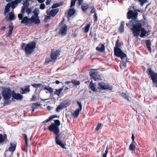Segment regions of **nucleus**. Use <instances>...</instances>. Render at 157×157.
Here are the masks:
<instances>
[{
  "mask_svg": "<svg viewBox=\"0 0 157 157\" xmlns=\"http://www.w3.org/2000/svg\"><path fill=\"white\" fill-rule=\"evenodd\" d=\"M138 13L136 11L132 10H129L127 13V18L128 19H132L131 21L126 25L129 28L132 27L131 30L134 36H138L140 33V36L144 38L148 36L147 32L145 28L142 27L141 21L136 20L138 16Z\"/></svg>",
  "mask_w": 157,
  "mask_h": 157,
  "instance_id": "nucleus-1",
  "label": "nucleus"
},
{
  "mask_svg": "<svg viewBox=\"0 0 157 157\" xmlns=\"http://www.w3.org/2000/svg\"><path fill=\"white\" fill-rule=\"evenodd\" d=\"M54 123H52L51 125L48 126V129L50 131L53 132L54 134L56 135L55 139L56 144L60 146L62 148H66V144L63 143L59 139L60 134H59L60 131L59 126L60 124V121L58 120H56L54 121Z\"/></svg>",
  "mask_w": 157,
  "mask_h": 157,
  "instance_id": "nucleus-2",
  "label": "nucleus"
},
{
  "mask_svg": "<svg viewBox=\"0 0 157 157\" xmlns=\"http://www.w3.org/2000/svg\"><path fill=\"white\" fill-rule=\"evenodd\" d=\"M36 44L35 41H33L27 44L23 43L21 44V49L25 52L26 55L32 54L35 50Z\"/></svg>",
  "mask_w": 157,
  "mask_h": 157,
  "instance_id": "nucleus-3",
  "label": "nucleus"
},
{
  "mask_svg": "<svg viewBox=\"0 0 157 157\" xmlns=\"http://www.w3.org/2000/svg\"><path fill=\"white\" fill-rule=\"evenodd\" d=\"M121 46V44L118 39L115 43V47L114 48V55L118 57H120L121 59L127 58L126 55L119 48Z\"/></svg>",
  "mask_w": 157,
  "mask_h": 157,
  "instance_id": "nucleus-4",
  "label": "nucleus"
},
{
  "mask_svg": "<svg viewBox=\"0 0 157 157\" xmlns=\"http://www.w3.org/2000/svg\"><path fill=\"white\" fill-rule=\"evenodd\" d=\"M146 72L152 80L153 86L157 87V73L154 72L151 68H148Z\"/></svg>",
  "mask_w": 157,
  "mask_h": 157,
  "instance_id": "nucleus-5",
  "label": "nucleus"
},
{
  "mask_svg": "<svg viewBox=\"0 0 157 157\" xmlns=\"http://www.w3.org/2000/svg\"><path fill=\"white\" fill-rule=\"evenodd\" d=\"M19 4L16 0L11 1L10 2L8 3L5 6L4 10V14L9 12L10 8L11 7L13 9H15Z\"/></svg>",
  "mask_w": 157,
  "mask_h": 157,
  "instance_id": "nucleus-6",
  "label": "nucleus"
},
{
  "mask_svg": "<svg viewBox=\"0 0 157 157\" xmlns=\"http://www.w3.org/2000/svg\"><path fill=\"white\" fill-rule=\"evenodd\" d=\"M2 94L5 100H9L10 99L12 96L11 90L9 87L5 88L2 90Z\"/></svg>",
  "mask_w": 157,
  "mask_h": 157,
  "instance_id": "nucleus-7",
  "label": "nucleus"
},
{
  "mask_svg": "<svg viewBox=\"0 0 157 157\" xmlns=\"http://www.w3.org/2000/svg\"><path fill=\"white\" fill-rule=\"evenodd\" d=\"M98 89L99 90H113L112 86H110L109 84L103 82H101L98 83Z\"/></svg>",
  "mask_w": 157,
  "mask_h": 157,
  "instance_id": "nucleus-8",
  "label": "nucleus"
},
{
  "mask_svg": "<svg viewBox=\"0 0 157 157\" xmlns=\"http://www.w3.org/2000/svg\"><path fill=\"white\" fill-rule=\"evenodd\" d=\"M39 10L38 9L35 8L33 12L34 15H33L31 17L32 19L35 21V24L39 25L40 22V20L38 16Z\"/></svg>",
  "mask_w": 157,
  "mask_h": 157,
  "instance_id": "nucleus-9",
  "label": "nucleus"
},
{
  "mask_svg": "<svg viewBox=\"0 0 157 157\" xmlns=\"http://www.w3.org/2000/svg\"><path fill=\"white\" fill-rule=\"evenodd\" d=\"M29 4L27 2H24L23 3V5L21 8V13L18 14V17L19 20H22L24 18L23 15L25 12V10L26 8L28 7Z\"/></svg>",
  "mask_w": 157,
  "mask_h": 157,
  "instance_id": "nucleus-10",
  "label": "nucleus"
},
{
  "mask_svg": "<svg viewBox=\"0 0 157 157\" xmlns=\"http://www.w3.org/2000/svg\"><path fill=\"white\" fill-rule=\"evenodd\" d=\"M21 23V24H24L26 25H28L33 23H35V21L32 19V17L30 18H29L27 16H25L24 17Z\"/></svg>",
  "mask_w": 157,
  "mask_h": 157,
  "instance_id": "nucleus-11",
  "label": "nucleus"
},
{
  "mask_svg": "<svg viewBox=\"0 0 157 157\" xmlns=\"http://www.w3.org/2000/svg\"><path fill=\"white\" fill-rule=\"evenodd\" d=\"M67 29L68 26L66 25L63 24L59 29V33L62 36H65L67 33Z\"/></svg>",
  "mask_w": 157,
  "mask_h": 157,
  "instance_id": "nucleus-12",
  "label": "nucleus"
},
{
  "mask_svg": "<svg viewBox=\"0 0 157 157\" xmlns=\"http://www.w3.org/2000/svg\"><path fill=\"white\" fill-rule=\"evenodd\" d=\"M90 75L91 78L95 81L100 80V78L99 75V73L97 71H91L89 73Z\"/></svg>",
  "mask_w": 157,
  "mask_h": 157,
  "instance_id": "nucleus-13",
  "label": "nucleus"
},
{
  "mask_svg": "<svg viewBox=\"0 0 157 157\" xmlns=\"http://www.w3.org/2000/svg\"><path fill=\"white\" fill-rule=\"evenodd\" d=\"M12 97L13 98L20 101H22L23 99V96L22 95L19 93H16L14 91L12 92Z\"/></svg>",
  "mask_w": 157,
  "mask_h": 157,
  "instance_id": "nucleus-14",
  "label": "nucleus"
},
{
  "mask_svg": "<svg viewBox=\"0 0 157 157\" xmlns=\"http://www.w3.org/2000/svg\"><path fill=\"white\" fill-rule=\"evenodd\" d=\"M59 11V9L58 8H56L52 10L49 12H48V11H47V13L51 17H54L56 15Z\"/></svg>",
  "mask_w": 157,
  "mask_h": 157,
  "instance_id": "nucleus-15",
  "label": "nucleus"
},
{
  "mask_svg": "<svg viewBox=\"0 0 157 157\" xmlns=\"http://www.w3.org/2000/svg\"><path fill=\"white\" fill-rule=\"evenodd\" d=\"M16 145L17 144L15 142H10V147L8 149L9 151L13 152L16 149Z\"/></svg>",
  "mask_w": 157,
  "mask_h": 157,
  "instance_id": "nucleus-16",
  "label": "nucleus"
},
{
  "mask_svg": "<svg viewBox=\"0 0 157 157\" xmlns=\"http://www.w3.org/2000/svg\"><path fill=\"white\" fill-rule=\"evenodd\" d=\"M59 52L57 51L51 52L50 57L53 61H54L57 59L58 57V55L59 54Z\"/></svg>",
  "mask_w": 157,
  "mask_h": 157,
  "instance_id": "nucleus-17",
  "label": "nucleus"
},
{
  "mask_svg": "<svg viewBox=\"0 0 157 157\" xmlns=\"http://www.w3.org/2000/svg\"><path fill=\"white\" fill-rule=\"evenodd\" d=\"M89 88L93 92L97 91V89L96 88V86L94 83L92 81L90 82L89 86Z\"/></svg>",
  "mask_w": 157,
  "mask_h": 157,
  "instance_id": "nucleus-18",
  "label": "nucleus"
},
{
  "mask_svg": "<svg viewBox=\"0 0 157 157\" xmlns=\"http://www.w3.org/2000/svg\"><path fill=\"white\" fill-rule=\"evenodd\" d=\"M40 87L41 90H48L50 93H52L53 92V89L50 86L48 87L47 86H44L42 84V85L40 86Z\"/></svg>",
  "mask_w": 157,
  "mask_h": 157,
  "instance_id": "nucleus-19",
  "label": "nucleus"
},
{
  "mask_svg": "<svg viewBox=\"0 0 157 157\" xmlns=\"http://www.w3.org/2000/svg\"><path fill=\"white\" fill-rule=\"evenodd\" d=\"M136 144L135 141H132L129 146V150L131 151H135L136 148Z\"/></svg>",
  "mask_w": 157,
  "mask_h": 157,
  "instance_id": "nucleus-20",
  "label": "nucleus"
},
{
  "mask_svg": "<svg viewBox=\"0 0 157 157\" xmlns=\"http://www.w3.org/2000/svg\"><path fill=\"white\" fill-rule=\"evenodd\" d=\"M40 105V104L38 102L32 103L31 106L32 112H33L36 109L38 108Z\"/></svg>",
  "mask_w": 157,
  "mask_h": 157,
  "instance_id": "nucleus-21",
  "label": "nucleus"
},
{
  "mask_svg": "<svg viewBox=\"0 0 157 157\" xmlns=\"http://www.w3.org/2000/svg\"><path fill=\"white\" fill-rule=\"evenodd\" d=\"M124 21H123L121 22L120 26L118 29V31L120 33H123L124 31Z\"/></svg>",
  "mask_w": 157,
  "mask_h": 157,
  "instance_id": "nucleus-22",
  "label": "nucleus"
},
{
  "mask_svg": "<svg viewBox=\"0 0 157 157\" xmlns=\"http://www.w3.org/2000/svg\"><path fill=\"white\" fill-rule=\"evenodd\" d=\"M96 50L100 52H103L105 49L104 44H102L101 45V47H97L96 48Z\"/></svg>",
  "mask_w": 157,
  "mask_h": 157,
  "instance_id": "nucleus-23",
  "label": "nucleus"
},
{
  "mask_svg": "<svg viewBox=\"0 0 157 157\" xmlns=\"http://www.w3.org/2000/svg\"><path fill=\"white\" fill-rule=\"evenodd\" d=\"M13 152L10 151L8 149L6 150L5 152L4 157H12Z\"/></svg>",
  "mask_w": 157,
  "mask_h": 157,
  "instance_id": "nucleus-24",
  "label": "nucleus"
},
{
  "mask_svg": "<svg viewBox=\"0 0 157 157\" xmlns=\"http://www.w3.org/2000/svg\"><path fill=\"white\" fill-rule=\"evenodd\" d=\"M64 87V86H63L61 88H60L58 89H56V91L54 92V94L55 95H57L58 96H59L61 92L63 90Z\"/></svg>",
  "mask_w": 157,
  "mask_h": 157,
  "instance_id": "nucleus-25",
  "label": "nucleus"
},
{
  "mask_svg": "<svg viewBox=\"0 0 157 157\" xmlns=\"http://www.w3.org/2000/svg\"><path fill=\"white\" fill-rule=\"evenodd\" d=\"M23 136L25 140V147L26 148L29 146V140L26 134H24Z\"/></svg>",
  "mask_w": 157,
  "mask_h": 157,
  "instance_id": "nucleus-26",
  "label": "nucleus"
},
{
  "mask_svg": "<svg viewBox=\"0 0 157 157\" xmlns=\"http://www.w3.org/2000/svg\"><path fill=\"white\" fill-rule=\"evenodd\" d=\"M29 85L25 89L22 88L21 89V90L23 91L22 92H21V93L22 94H25L28 92H29L30 91Z\"/></svg>",
  "mask_w": 157,
  "mask_h": 157,
  "instance_id": "nucleus-27",
  "label": "nucleus"
},
{
  "mask_svg": "<svg viewBox=\"0 0 157 157\" xmlns=\"http://www.w3.org/2000/svg\"><path fill=\"white\" fill-rule=\"evenodd\" d=\"M75 12V10L74 9H70L69 10L68 13V17H71Z\"/></svg>",
  "mask_w": 157,
  "mask_h": 157,
  "instance_id": "nucleus-28",
  "label": "nucleus"
},
{
  "mask_svg": "<svg viewBox=\"0 0 157 157\" xmlns=\"http://www.w3.org/2000/svg\"><path fill=\"white\" fill-rule=\"evenodd\" d=\"M7 139V135L5 134L3 136L2 134H0V143H2L6 141Z\"/></svg>",
  "mask_w": 157,
  "mask_h": 157,
  "instance_id": "nucleus-29",
  "label": "nucleus"
},
{
  "mask_svg": "<svg viewBox=\"0 0 157 157\" xmlns=\"http://www.w3.org/2000/svg\"><path fill=\"white\" fill-rule=\"evenodd\" d=\"M146 46L147 48H148V50L150 52H151V43L149 40H147L146 41Z\"/></svg>",
  "mask_w": 157,
  "mask_h": 157,
  "instance_id": "nucleus-30",
  "label": "nucleus"
},
{
  "mask_svg": "<svg viewBox=\"0 0 157 157\" xmlns=\"http://www.w3.org/2000/svg\"><path fill=\"white\" fill-rule=\"evenodd\" d=\"M9 30L7 33V36H10L12 34L13 28V26L12 25H9Z\"/></svg>",
  "mask_w": 157,
  "mask_h": 157,
  "instance_id": "nucleus-31",
  "label": "nucleus"
},
{
  "mask_svg": "<svg viewBox=\"0 0 157 157\" xmlns=\"http://www.w3.org/2000/svg\"><path fill=\"white\" fill-rule=\"evenodd\" d=\"M91 25V24L89 23L84 28V32L86 33H88L89 31L90 26Z\"/></svg>",
  "mask_w": 157,
  "mask_h": 157,
  "instance_id": "nucleus-32",
  "label": "nucleus"
},
{
  "mask_svg": "<svg viewBox=\"0 0 157 157\" xmlns=\"http://www.w3.org/2000/svg\"><path fill=\"white\" fill-rule=\"evenodd\" d=\"M63 104H62V103H60L57 107L56 109V111L57 112H59L60 110L62 109L64 107Z\"/></svg>",
  "mask_w": 157,
  "mask_h": 157,
  "instance_id": "nucleus-33",
  "label": "nucleus"
},
{
  "mask_svg": "<svg viewBox=\"0 0 157 157\" xmlns=\"http://www.w3.org/2000/svg\"><path fill=\"white\" fill-rule=\"evenodd\" d=\"M80 111L79 109H76L73 113L72 114L73 116L75 118L78 117L79 116Z\"/></svg>",
  "mask_w": 157,
  "mask_h": 157,
  "instance_id": "nucleus-34",
  "label": "nucleus"
},
{
  "mask_svg": "<svg viewBox=\"0 0 157 157\" xmlns=\"http://www.w3.org/2000/svg\"><path fill=\"white\" fill-rule=\"evenodd\" d=\"M88 5L87 4H84V5H82L81 9L83 11H86L88 8Z\"/></svg>",
  "mask_w": 157,
  "mask_h": 157,
  "instance_id": "nucleus-35",
  "label": "nucleus"
},
{
  "mask_svg": "<svg viewBox=\"0 0 157 157\" xmlns=\"http://www.w3.org/2000/svg\"><path fill=\"white\" fill-rule=\"evenodd\" d=\"M121 95L124 99H126L128 101H130L129 99V97L126 93H122L121 94Z\"/></svg>",
  "mask_w": 157,
  "mask_h": 157,
  "instance_id": "nucleus-36",
  "label": "nucleus"
},
{
  "mask_svg": "<svg viewBox=\"0 0 157 157\" xmlns=\"http://www.w3.org/2000/svg\"><path fill=\"white\" fill-rule=\"evenodd\" d=\"M14 15L13 13L12 12H10L9 15V19L10 20H14L15 19Z\"/></svg>",
  "mask_w": 157,
  "mask_h": 157,
  "instance_id": "nucleus-37",
  "label": "nucleus"
},
{
  "mask_svg": "<svg viewBox=\"0 0 157 157\" xmlns=\"http://www.w3.org/2000/svg\"><path fill=\"white\" fill-rule=\"evenodd\" d=\"M120 67L121 69H123L126 67V63L125 62H121L120 65Z\"/></svg>",
  "mask_w": 157,
  "mask_h": 157,
  "instance_id": "nucleus-38",
  "label": "nucleus"
},
{
  "mask_svg": "<svg viewBox=\"0 0 157 157\" xmlns=\"http://www.w3.org/2000/svg\"><path fill=\"white\" fill-rule=\"evenodd\" d=\"M71 82L75 86L78 85L80 84V82L79 81L72 80Z\"/></svg>",
  "mask_w": 157,
  "mask_h": 157,
  "instance_id": "nucleus-39",
  "label": "nucleus"
},
{
  "mask_svg": "<svg viewBox=\"0 0 157 157\" xmlns=\"http://www.w3.org/2000/svg\"><path fill=\"white\" fill-rule=\"evenodd\" d=\"M31 85L33 86V87L37 88L38 87H40V86L42 85V84L41 83H39V84H32Z\"/></svg>",
  "mask_w": 157,
  "mask_h": 157,
  "instance_id": "nucleus-40",
  "label": "nucleus"
},
{
  "mask_svg": "<svg viewBox=\"0 0 157 157\" xmlns=\"http://www.w3.org/2000/svg\"><path fill=\"white\" fill-rule=\"evenodd\" d=\"M61 5V4L58 3H56L54 4L52 6L51 8L52 9L56 8L59 6Z\"/></svg>",
  "mask_w": 157,
  "mask_h": 157,
  "instance_id": "nucleus-41",
  "label": "nucleus"
},
{
  "mask_svg": "<svg viewBox=\"0 0 157 157\" xmlns=\"http://www.w3.org/2000/svg\"><path fill=\"white\" fill-rule=\"evenodd\" d=\"M26 12L28 14H30L32 12V9L30 8H28V7L26 9Z\"/></svg>",
  "mask_w": 157,
  "mask_h": 157,
  "instance_id": "nucleus-42",
  "label": "nucleus"
},
{
  "mask_svg": "<svg viewBox=\"0 0 157 157\" xmlns=\"http://www.w3.org/2000/svg\"><path fill=\"white\" fill-rule=\"evenodd\" d=\"M53 60L52 59H50V58H47L46 59V60L44 62V63H47V64H48L50 62H52Z\"/></svg>",
  "mask_w": 157,
  "mask_h": 157,
  "instance_id": "nucleus-43",
  "label": "nucleus"
},
{
  "mask_svg": "<svg viewBox=\"0 0 157 157\" xmlns=\"http://www.w3.org/2000/svg\"><path fill=\"white\" fill-rule=\"evenodd\" d=\"M76 0H71V7H72L75 5Z\"/></svg>",
  "mask_w": 157,
  "mask_h": 157,
  "instance_id": "nucleus-44",
  "label": "nucleus"
},
{
  "mask_svg": "<svg viewBox=\"0 0 157 157\" xmlns=\"http://www.w3.org/2000/svg\"><path fill=\"white\" fill-rule=\"evenodd\" d=\"M102 124L101 123H98L97 126L95 130L96 131H98L100 128V127L101 126Z\"/></svg>",
  "mask_w": 157,
  "mask_h": 157,
  "instance_id": "nucleus-45",
  "label": "nucleus"
},
{
  "mask_svg": "<svg viewBox=\"0 0 157 157\" xmlns=\"http://www.w3.org/2000/svg\"><path fill=\"white\" fill-rule=\"evenodd\" d=\"M77 103L79 106V108L78 109H79L80 111H81L82 109V105L81 103L80 102L78 101Z\"/></svg>",
  "mask_w": 157,
  "mask_h": 157,
  "instance_id": "nucleus-46",
  "label": "nucleus"
},
{
  "mask_svg": "<svg viewBox=\"0 0 157 157\" xmlns=\"http://www.w3.org/2000/svg\"><path fill=\"white\" fill-rule=\"evenodd\" d=\"M77 1L78 3V5L79 6H80L82 5L83 3L84 2V0H77Z\"/></svg>",
  "mask_w": 157,
  "mask_h": 157,
  "instance_id": "nucleus-47",
  "label": "nucleus"
},
{
  "mask_svg": "<svg viewBox=\"0 0 157 157\" xmlns=\"http://www.w3.org/2000/svg\"><path fill=\"white\" fill-rule=\"evenodd\" d=\"M94 22H96L97 21L98 18L96 13H95L94 14Z\"/></svg>",
  "mask_w": 157,
  "mask_h": 157,
  "instance_id": "nucleus-48",
  "label": "nucleus"
},
{
  "mask_svg": "<svg viewBox=\"0 0 157 157\" xmlns=\"http://www.w3.org/2000/svg\"><path fill=\"white\" fill-rule=\"evenodd\" d=\"M40 8L41 10H44L45 8V5L44 3H42L40 4Z\"/></svg>",
  "mask_w": 157,
  "mask_h": 157,
  "instance_id": "nucleus-49",
  "label": "nucleus"
},
{
  "mask_svg": "<svg viewBox=\"0 0 157 157\" xmlns=\"http://www.w3.org/2000/svg\"><path fill=\"white\" fill-rule=\"evenodd\" d=\"M36 96L35 95H33V96L32 98H31V100L32 101H36Z\"/></svg>",
  "mask_w": 157,
  "mask_h": 157,
  "instance_id": "nucleus-50",
  "label": "nucleus"
},
{
  "mask_svg": "<svg viewBox=\"0 0 157 157\" xmlns=\"http://www.w3.org/2000/svg\"><path fill=\"white\" fill-rule=\"evenodd\" d=\"M51 119L50 118V117H49L48 119L46 120L45 121H44L43 123H45L48 122L50 121L51 120Z\"/></svg>",
  "mask_w": 157,
  "mask_h": 157,
  "instance_id": "nucleus-51",
  "label": "nucleus"
},
{
  "mask_svg": "<svg viewBox=\"0 0 157 157\" xmlns=\"http://www.w3.org/2000/svg\"><path fill=\"white\" fill-rule=\"evenodd\" d=\"M65 22V19L64 18H63V20L60 22L59 24V25L60 26L61 25H62V26L63 25V23H64Z\"/></svg>",
  "mask_w": 157,
  "mask_h": 157,
  "instance_id": "nucleus-52",
  "label": "nucleus"
},
{
  "mask_svg": "<svg viewBox=\"0 0 157 157\" xmlns=\"http://www.w3.org/2000/svg\"><path fill=\"white\" fill-rule=\"evenodd\" d=\"M50 16L49 15L45 17L44 18L45 21L46 22L47 20L49 19L50 18Z\"/></svg>",
  "mask_w": 157,
  "mask_h": 157,
  "instance_id": "nucleus-53",
  "label": "nucleus"
},
{
  "mask_svg": "<svg viewBox=\"0 0 157 157\" xmlns=\"http://www.w3.org/2000/svg\"><path fill=\"white\" fill-rule=\"evenodd\" d=\"M90 13H96V11L95 10V9L93 8L90 11Z\"/></svg>",
  "mask_w": 157,
  "mask_h": 157,
  "instance_id": "nucleus-54",
  "label": "nucleus"
},
{
  "mask_svg": "<svg viewBox=\"0 0 157 157\" xmlns=\"http://www.w3.org/2000/svg\"><path fill=\"white\" fill-rule=\"evenodd\" d=\"M52 0H47L46 4L47 5H48L51 2Z\"/></svg>",
  "mask_w": 157,
  "mask_h": 157,
  "instance_id": "nucleus-55",
  "label": "nucleus"
},
{
  "mask_svg": "<svg viewBox=\"0 0 157 157\" xmlns=\"http://www.w3.org/2000/svg\"><path fill=\"white\" fill-rule=\"evenodd\" d=\"M50 117L51 118V120L53 119V118L57 117V116L56 115H52Z\"/></svg>",
  "mask_w": 157,
  "mask_h": 157,
  "instance_id": "nucleus-56",
  "label": "nucleus"
},
{
  "mask_svg": "<svg viewBox=\"0 0 157 157\" xmlns=\"http://www.w3.org/2000/svg\"><path fill=\"white\" fill-rule=\"evenodd\" d=\"M132 141H135L134 139H135V137L134 136L133 134H132Z\"/></svg>",
  "mask_w": 157,
  "mask_h": 157,
  "instance_id": "nucleus-57",
  "label": "nucleus"
},
{
  "mask_svg": "<svg viewBox=\"0 0 157 157\" xmlns=\"http://www.w3.org/2000/svg\"><path fill=\"white\" fill-rule=\"evenodd\" d=\"M60 83H62V82H60L58 80H56L55 82H53V83H55L57 84H59Z\"/></svg>",
  "mask_w": 157,
  "mask_h": 157,
  "instance_id": "nucleus-58",
  "label": "nucleus"
},
{
  "mask_svg": "<svg viewBox=\"0 0 157 157\" xmlns=\"http://www.w3.org/2000/svg\"><path fill=\"white\" fill-rule=\"evenodd\" d=\"M141 67L143 71H145L146 70V68L144 66H141Z\"/></svg>",
  "mask_w": 157,
  "mask_h": 157,
  "instance_id": "nucleus-59",
  "label": "nucleus"
},
{
  "mask_svg": "<svg viewBox=\"0 0 157 157\" xmlns=\"http://www.w3.org/2000/svg\"><path fill=\"white\" fill-rule=\"evenodd\" d=\"M45 0H38V2L40 3H42L44 2L45 1Z\"/></svg>",
  "mask_w": 157,
  "mask_h": 157,
  "instance_id": "nucleus-60",
  "label": "nucleus"
},
{
  "mask_svg": "<svg viewBox=\"0 0 157 157\" xmlns=\"http://www.w3.org/2000/svg\"><path fill=\"white\" fill-rule=\"evenodd\" d=\"M6 29V27L4 26H2L0 29L2 31L5 29Z\"/></svg>",
  "mask_w": 157,
  "mask_h": 157,
  "instance_id": "nucleus-61",
  "label": "nucleus"
},
{
  "mask_svg": "<svg viewBox=\"0 0 157 157\" xmlns=\"http://www.w3.org/2000/svg\"><path fill=\"white\" fill-rule=\"evenodd\" d=\"M50 26V25L49 24H46L45 26L44 27L45 28H47L48 27Z\"/></svg>",
  "mask_w": 157,
  "mask_h": 157,
  "instance_id": "nucleus-62",
  "label": "nucleus"
},
{
  "mask_svg": "<svg viewBox=\"0 0 157 157\" xmlns=\"http://www.w3.org/2000/svg\"><path fill=\"white\" fill-rule=\"evenodd\" d=\"M47 109L49 110H51V107L50 106H48L47 107Z\"/></svg>",
  "mask_w": 157,
  "mask_h": 157,
  "instance_id": "nucleus-63",
  "label": "nucleus"
},
{
  "mask_svg": "<svg viewBox=\"0 0 157 157\" xmlns=\"http://www.w3.org/2000/svg\"><path fill=\"white\" fill-rule=\"evenodd\" d=\"M65 83L67 85H69L71 83V81H66L65 82Z\"/></svg>",
  "mask_w": 157,
  "mask_h": 157,
  "instance_id": "nucleus-64",
  "label": "nucleus"
}]
</instances>
